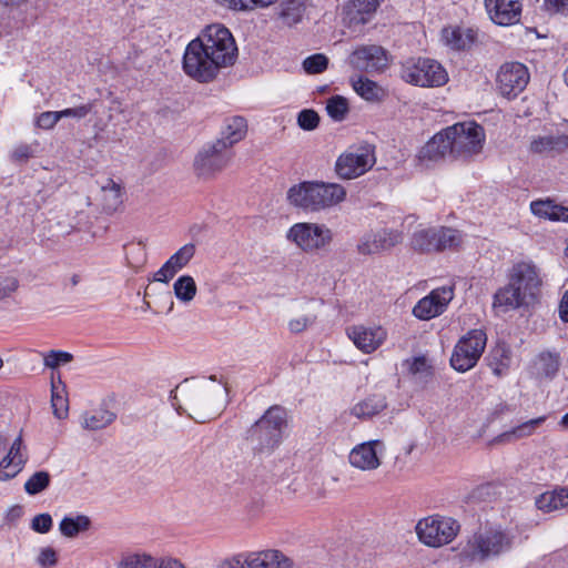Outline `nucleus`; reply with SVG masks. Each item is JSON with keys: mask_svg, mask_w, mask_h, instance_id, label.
<instances>
[{"mask_svg": "<svg viewBox=\"0 0 568 568\" xmlns=\"http://www.w3.org/2000/svg\"><path fill=\"white\" fill-rule=\"evenodd\" d=\"M409 371L413 375L420 374L424 377H428L430 372V366L427 363V359L425 357H416L414 358L413 363L410 364Z\"/></svg>", "mask_w": 568, "mask_h": 568, "instance_id": "obj_56", "label": "nucleus"}, {"mask_svg": "<svg viewBox=\"0 0 568 568\" xmlns=\"http://www.w3.org/2000/svg\"><path fill=\"white\" fill-rule=\"evenodd\" d=\"M26 0H0V4H3V6H20L21 3H23Z\"/></svg>", "mask_w": 568, "mask_h": 568, "instance_id": "obj_64", "label": "nucleus"}, {"mask_svg": "<svg viewBox=\"0 0 568 568\" xmlns=\"http://www.w3.org/2000/svg\"><path fill=\"white\" fill-rule=\"evenodd\" d=\"M453 298V286L437 287L417 302L413 308V314L422 321L432 320L443 314Z\"/></svg>", "mask_w": 568, "mask_h": 568, "instance_id": "obj_17", "label": "nucleus"}, {"mask_svg": "<svg viewBox=\"0 0 568 568\" xmlns=\"http://www.w3.org/2000/svg\"><path fill=\"white\" fill-rule=\"evenodd\" d=\"M175 273L171 270V267H166V262L162 265V267L154 274V281L169 283Z\"/></svg>", "mask_w": 568, "mask_h": 568, "instance_id": "obj_59", "label": "nucleus"}, {"mask_svg": "<svg viewBox=\"0 0 568 568\" xmlns=\"http://www.w3.org/2000/svg\"><path fill=\"white\" fill-rule=\"evenodd\" d=\"M450 146V158L469 161L478 155L484 146L485 131L476 122H460L445 129Z\"/></svg>", "mask_w": 568, "mask_h": 568, "instance_id": "obj_6", "label": "nucleus"}, {"mask_svg": "<svg viewBox=\"0 0 568 568\" xmlns=\"http://www.w3.org/2000/svg\"><path fill=\"white\" fill-rule=\"evenodd\" d=\"M542 7L548 13L568 16V0H544Z\"/></svg>", "mask_w": 568, "mask_h": 568, "instance_id": "obj_55", "label": "nucleus"}, {"mask_svg": "<svg viewBox=\"0 0 568 568\" xmlns=\"http://www.w3.org/2000/svg\"><path fill=\"white\" fill-rule=\"evenodd\" d=\"M485 8L491 21L498 26H513L520 21L519 0H485Z\"/></svg>", "mask_w": 568, "mask_h": 568, "instance_id": "obj_19", "label": "nucleus"}, {"mask_svg": "<svg viewBox=\"0 0 568 568\" xmlns=\"http://www.w3.org/2000/svg\"><path fill=\"white\" fill-rule=\"evenodd\" d=\"M528 81V70L519 62L503 64L496 78L498 91L508 99L516 98L526 88Z\"/></svg>", "mask_w": 568, "mask_h": 568, "instance_id": "obj_16", "label": "nucleus"}, {"mask_svg": "<svg viewBox=\"0 0 568 568\" xmlns=\"http://www.w3.org/2000/svg\"><path fill=\"white\" fill-rule=\"evenodd\" d=\"M377 446H383L381 440H372L357 445L349 454V463L354 467L363 470L376 469L381 465L376 450Z\"/></svg>", "mask_w": 568, "mask_h": 568, "instance_id": "obj_23", "label": "nucleus"}, {"mask_svg": "<svg viewBox=\"0 0 568 568\" xmlns=\"http://www.w3.org/2000/svg\"><path fill=\"white\" fill-rule=\"evenodd\" d=\"M247 132L246 120L235 115L227 118L221 131L220 138L215 142H223L226 150H232L233 145L242 141Z\"/></svg>", "mask_w": 568, "mask_h": 568, "instance_id": "obj_25", "label": "nucleus"}, {"mask_svg": "<svg viewBox=\"0 0 568 568\" xmlns=\"http://www.w3.org/2000/svg\"><path fill=\"white\" fill-rule=\"evenodd\" d=\"M246 568H292V560L278 550L245 554Z\"/></svg>", "mask_w": 568, "mask_h": 568, "instance_id": "obj_24", "label": "nucleus"}, {"mask_svg": "<svg viewBox=\"0 0 568 568\" xmlns=\"http://www.w3.org/2000/svg\"><path fill=\"white\" fill-rule=\"evenodd\" d=\"M126 248V260L128 264L130 266H138L139 264H142L145 260V252L144 247L141 245V243L138 244H131L129 246H125Z\"/></svg>", "mask_w": 568, "mask_h": 568, "instance_id": "obj_51", "label": "nucleus"}, {"mask_svg": "<svg viewBox=\"0 0 568 568\" xmlns=\"http://www.w3.org/2000/svg\"><path fill=\"white\" fill-rule=\"evenodd\" d=\"M561 358L559 353L544 351L535 358L532 369L538 378L552 379L559 372Z\"/></svg>", "mask_w": 568, "mask_h": 568, "instance_id": "obj_27", "label": "nucleus"}, {"mask_svg": "<svg viewBox=\"0 0 568 568\" xmlns=\"http://www.w3.org/2000/svg\"><path fill=\"white\" fill-rule=\"evenodd\" d=\"M37 562L42 568H52L58 562L57 551L51 547H45L40 550V554L37 558Z\"/></svg>", "mask_w": 568, "mask_h": 568, "instance_id": "obj_52", "label": "nucleus"}, {"mask_svg": "<svg viewBox=\"0 0 568 568\" xmlns=\"http://www.w3.org/2000/svg\"><path fill=\"white\" fill-rule=\"evenodd\" d=\"M175 297L182 303H190L196 295V284L192 276L182 275L173 284Z\"/></svg>", "mask_w": 568, "mask_h": 568, "instance_id": "obj_39", "label": "nucleus"}, {"mask_svg": "<svg viewBox=\"0 0 568 568\" xmlns=\"http://www.w3.org/2000/svg\"><path fill=\"white\" fill-rule=\"evenodd\" d=\"M403 80L419 87H440L448 80L440 63L428 58L409 59L402 64Z\"/></svg>", "mask_w": 568, "mask_h": 568, "instance_id": "obj_10", "label": "nucleus"}, {"mask_svg": "<svg viewBox=\"0 0 568 568\" xmlns=\"http://www.w3.org/2000/svg\"><path fill=\"white\" fill-rule=\"evenodd\" d=\"M566 150H568V133L538 136L530 143V151L534 153H561Z\"/></svg>", "mask_w": 568, "mask_h": 568, "instance_id": "obj_33", "label": "nucleus"}, {"mask_svg": "<svg viewBox=\"0 0 568 568\" xmlns=\"http://www.w3.org/2000/svg\"><path fill=\"white\" fill-rule=\"evenodd\" d=\"M307 0H282L278 4V19L283 24L293 27L303 20Z\"/></svg>", "mask_w": 568, "mask_h": 568, "instance_id": "obj_31", "label": "nucleus"}, {"mask_svg": "<svg viewBox=\"0 0 568 568\" xmlns=\"http://www.w3.org/2000/svg\"><path fill=\"white\" fill-rule=\"evenodd\" d=\"M349 105L346 98L333 95L326 101V112L334 121L341 122L348 114Z\"/></svg>", "mask_w": 568, "mask_h": 568, "instance_id": "obj_43", "label": "nucleus"}, {"mask_svg": "<svg viewBox=\"0 0 568 568\" xmlns=\"http://www.w3.org/2000/svg\"><path fill=\"white\" fill-rule=\"evenodd\" d=\"M346 190L338 183L305 181L287 191V200L296 207L307 212H320L343 202Z\"/></svg>", "mask_w": 568, "mask_h": 568, "instance_id": "obj_5", "label": "nucleus"}, {"mask_svg": "<svg viewBox=\"0 0 568 568\" xmlns=\"http://www.w3.org/2000/svg\"><path fill=\"white\" fill-rule=\"evenodd\" d=\"M536 507L544 513H551L568 507V486L546 491L536 498Z\"/></svg>", "mask_w": 568, "mask_h": 568, "instance_id": "obj_28", "label": "nucleus"}, {"mask_svg": "<svg viewBox=\"0 0 568 568\" xmlns=\"http://www.w3.org/2000/svg\"><path fill=\"white\" fill-rule=\"evenodd\" d=\"M234 152L226 150L223 142L203 145L194 159L193 168L199 178L211 179L229 166Z\"/></svg>", "mask_w": 568, "mask_h": 568, "instance_id": "obj_12", "label": "nucleus"}, {"mask_svg": "<svg viewBox=\"0 0 568 568\" xmlns=\"http://www.w3.org/2000/svg\"><path fill=\"white\" fill-rule=\"evenodd\" d=\"M377 8V0H349L347 18L349 26L365 24Z\"/></svg>", "mask_w": 568, "mask_h": 568, "instance_id": "obj_32", "label": "nucleus"}, {"mask_svg": "<svg viewBox=\"0 0 568 568\" xmlns=\"http://www.w3.org/2000/svg\"><path fill=\"white\" fill-rule=\"evenodd\" d=\"M487 343L483 329H470L455 345L450 357L452 367L460 373L471 369L479 361Z\"/></svg>", "mask_w": 568, "mask_h": 568, "instance_id": "obj_11", "label": "nucleus"}, {"mask_svg": "<svg viewBox=\"0 0 568 568\" xmlns=\"http://www.w3.org/2000/svg\"><path fill=\"white\" fill-rule=\"evenodd\" d=\"M486 361L494 375L505 376L511 364V349L505 342H498L486 356Z\"/></svg>", "mask_w": 568, "mask_h": 568, "instance_id": "obj_26", "label": "nucleus"}, {"mask_svg": "<svg viewBox=\"0 0 568 568\" xmlns=\"http://www.w3.org/2000/svg\"><path fill=\"white\" fill-rule=\"evenodd\" d=\"M90 111H91V105L83 104V105H79L77 108H70V109H64L62 111H59V115H60V118L73 116V118L82 119V118L87 116L90 113Z\"/></svg>", "mask_w": 568, "mask_h": 568, "instance_id": "obj_57", "label": "nucleus"}, {"mask_svg": "<svg viewBox=\"0 0 568 568\" xmlns=\"http://www.w3.org/2000/svg\"><path fill=\"white\" fill-rule=\"evenodd\" d=\"M31 528L40 534H47L52 528V518L49 514H40L33 517Z\"/></svg>", "mask_w": 568, "mask_h": 568, "instance_id": "obj_53", "label": "nucleus"}, {"mask_svg": "<svg viewBox=\"0 0 568 568\" xmlns=\"http://www.w3.org/2000/svg\"><path fill=\"white\" fill-rule=\"evenodd\" d=\"M530 210L536 216L568 223V207L556 204L552 200L532 201L530 203Z\"/></svg>", "mask_w": 568, "mask_h": 568, "instance_id": "obj_29", "label": "nucleus"}, {"mask_svg": "<svg viewBox=\"0 0 568 568\" xmlns=\"http://www.w3.org/2000/svg\"><path fill=\"white\" fill-rule=\"evenodd\" d=\"M462 244L459 231L439 226L417 230L410 239V246L419 253H435L455 250Z\"/></svg>", "mask_w": 568, "mask_h": 568, "instance_id": "obj_8", "label": "nucleus"}, {"mask_svg": "<svg viewBox=\"0 0 568 568\" xmlns=\"http://www.w3.org/2000/svg\"><path fill=\"white\" fill-rule=\"evenodd\" d=\"M91 520L88 516L78 515L75 517L65 516L59 525L61 534L68 538H73L78 534L90 528Z\"/></svg>", "mask_w": 568, "mask_h": 568, "instance_id": "obj_38", "label": "nucleus"}, {"mask_svg": "<svg viewBox=\"0 0 568 568\" xmlns=\"http://www.w3.org/2000/svg\"><path fill=\"white\" fill-rule=\"evenodd\" d=\"M50 481L51 476L48 471H37L26 481L24 490L31 496L37 495L47 489L50 485Z\"/></svg>", "mask_w": 568, "mask_h": 568, "instance_id": "obj_45", "label": "nucleus"}, {"mask_svg": "<svg viewBox=\"0 0 568 568\" xmlns=\"http://www.w3.org/2000/svg\"><path fill=\"white\" fill-rule=\"evenodd\" d=\"M297 123L303 130L312 131L320 123L318 114L311 109H305L298 113Z\"/></svg>", "mask_w": 568, "mask_h": 568, "instance_id": "obj_49", "label": "nucleus"}, {"mask_svg": "<svg viewBox=\"0 0 568 568\" xmlns=\"http://www.w3.org/2000/svg\"><path fill=\"white\" fill-rule=\"evenodd\" d=\"M155 568H185L178 559L156 557Z\"/></svg>", "mask_w": 568, "mask_h": 568, "instance_id": "obj_61", "label": "nucleus"}, {"mask_svg": "<svg viewBox=\"0 0 568 568\" xmlns=\"http://www.w3.org/2000/svg\"><path fill=\"white\" fill-rule=\"evenodd\" d=\"M514 545V536L505 530L488 529L474 534L463 554L471 561L484 562L508 552Z\"/></svg>", "mask_w": 568, "mask_h": 568, "instance_id": "obj_7", "label": "nucleus"}, {"mask_svg": "<svg viewBox=\"0 0 568 568\" xmlns=\"http://www.w3.org/2000/svg\"><path fill=\"white\" fill-rule=\"evenodd\" d=\"M347 63L361 72H383L388 65L387 51L377 44H363L348 55Z\"/></svg>", "mask_w": 568, "mask_h": 568, "instance_id": "obj_15", "label": "nucleus"}, {"mask_svg": "<svg viewBox=\"0 0 568 568\" xmlns=\"http://www.w3.org/2000/svg\"><path fill=\"white\" fill-rule=\"evenodd\" d=\"M22 437L18 436L7 456L0 462V480H9L16 477L24 467L28 457L22 453L23 449Z\"/></svg>", "mask_w": 568, "mask_h": 568, "instance_id": "obj_21", "label": "nucleus"}, {"mask_svg": "<svg viewBox=\"0 0 568 568\" xmlns=\"http://www.w3.org/2000/svg\"><path fill=\"white\" fill-rule=\"evenodd\" d=\"M317 315L315 313H310L307 315H303L298 318L291 320L288 322V328L292 333H302L308 326L313 325L316 322Z\"/></svg>", "mask_w": 568, "mask_h": 568, "instance_id": "obj_50", "label": "nucleus"}, {"mask_svg": "<svg viewBox=\"0 0 568 568\" xmlns=\"http://www.w3.org/2000/svg\"><path fill=\"white\" fill-rule=\"evenodd\" d=\"M73 355L64 351H50L43 354V363L45 367L55 368L61 364H68L72 362Z\"/></svg>", "mask_w": 568, "mask_h": 568, "instance_id": "obj_48", "label": "nucleus"}, {"mask_svg": "<svg viewBox=\"0 0 568 568\" xmlns=\"http://www.w3.org/2000/svg\"><path fill=\"white\" fill-rule=\"evenodd\" d=\"M17 287L18 281L16 278L10 280V283L6 287L0 288V300L9 296Z\"/></svg>", "mask_w": 568, "mask_h": 568, "instance_id": "obj_63", "label": "nucleus"}, {"mask_svg": "<svg viewBox=\"0 0 568 568\" xmlns=\"http://www.w3.org/2000/svg\"><path fill=\"white\" fill-rule=\"evenodd\" d=\"M347 334L356 347L365 353L375 351L386 337V333L382 327L367 328L354 326L348 328Z\"/></svg>", "mask_w": 568, "mask_h": 568, "instance_id": "obj_22", "label": "nucleus"}, {"mask_svg": "<svg viewBox=\"0 0 568 568\" xmlns=\"http://www.w3.org/2000/svg\"><path fill=\"white\" fill-rule=\"evenodd\" d=\"M32 155V149L30 145L21 144L13 151V158L17 161H26Z\"/></svg>", "mask_w": 568, "mask_h": 568, "instance_id": "obj_60", "label": "nucleus"}, {"mask_svg": "<svg viewBox=\"0 0 568 568\" xmlns=\"http://www.w3.org/2000/svg\"><path fill=\"white\" fill-rule=\"evenodd\" d=\"M386 406L385 396L374 394L355 404L352 408V415L357 418H371L384 410Z\"/></svg>", "mask_w": 568, "mask_h": 568, "instance_id": "obj_34", "label": "nucleus"}, {"mask_svg": "<svg viewBox=\"0 0 568 568\" xmlns=\"http://www.w3.org/2000/svg\"><path fill=\"white\" fill-rule=\"evenodd\" d=\"M328 65V58L322 53H315L303 61V69L308 74H318L324 72Z\"/></svg>", "mask_w": 568, "mask_h": 568, "instance_id": "obj_47", "label": "nucleus"}, {"mask_svg": "<svg viewBox=\"0 0 568 568\" xmlns=\"http://www.w3.org/2000/svg\"><path fill=\"white\" fill-rule=\"evenodd\" d=\"M220 6L235 11H252L257 8H267L277 0H215Z\"/></svg>", "mask_w": 568, "mask_h": 568, "instance_id": "obj_42", "label": "nucleus"}, {"mask_svg": "<svg viewBox=\"0 0 568 568\" xmlns=\"http://www.w3.org/2000/svg\"><path fill=\"white\" fill-rule=\"evenodd\" d=\"M375 162L373 150L362 146L341 154L335 163V172L341 179L352 180L366 173Z\"/></svg>", "mask_w": 568, "mask_h": 568, "instance_id": "obj_14", "label": "nucleus"}, {"mask_svg": "<svg viewBox=\"0 0 568 568\" xmlns=\"http://www.w3.org/2000/svg\"><path fill=\"white\" fill-rule=\"evenodd\" d=\"M286 237L303 251H313L329 244L332 232L323 224L296 223L288 230Z\"/></svg>", "mask_w": 568, "mask_h": 568, "instance_id": "obj_13", "label": "nucleus"}, {"mask_svg": "<svg viewBox=\"0 0 568 568\" xmlns=\"http://www.w3.org/2000/svg\"><path fill=\"white\" fill-rule=\"evenodd\" d=\"M559 315L564 322L568 323V290L565 292L560 305H559Z\"/></svg>", "mask_w": 568, "mask_h": 568, "instance_id": "obj_62", "label": "nucleus"}, {"mask_svg": "<svg viewBox=\"0 0 568 568\" xmlns=\"http://www.w3.org/2000/svg\"><path fill=\"white\" fill-rule=\"evenodd\" d=\"M116 418V415L105 408H98L87 412L81 417V425L89 430H99L111 425Z\"/></svg>", "mask_w": 568, "mask_h": 568, "instance_id": "obj_35", "label": "nucleus"}, {"mask_svg": "<svg viewBox=\"0 0 568 568\" xmlns=\"http://www.w3.org/2000/svg\"><path fill=\"white\" fill-rule=\"evenodd\" d=\"M545 420V417H538L527 420L509 432H505L497 436L495 443H509L519 438L530 436Z\"/></svg>", "mask_w": 568, "mask_h": 568, "instance_id": "obj_36", "label": "nucleus"}, {"mask_svg": "<svg viewBox=\"0 0 568 568\" xmlns=\"http://www.w3.org/2000/svg\"><path fill=\"white\" fill-rule=\"evenodd\" d=\"M156 557L149 554H131L121 559L118 568H155Z\"/></svg>", "mask_w": 568, "mask_h": 568, "instance_id": "obj_44", "label": "nucleus"}, {"mask_svg": "<svg viewBox=\"0 0 568 568\" xmlns=\"http://www.w3.org/2000/svg\"><path fill=\"white\" fill-rule=\"evenodd\" d=\"M287 426L286 409L280 405L268 407L245 432L253 455L271 456L282 445Z\"/></svg>", "mask_w": 568, "mask_h": 568, "instance_id": "obj_3", "label": "nucleus"}, {"mask_svg": "<svg viewBox=\"0 0 568 568\" xmlns=\"http://www.w3.org/2000/svg\"><path fill=\"white\" fill-rule=\"evenodd\" d=\"M63 393L64 386L60 392L58 387L52 383L51 404L53 408V414L59 419L65 418L69 412L68 398L63 395Z\"/></svg>", "mask_w": 568, "mask_h": 568, "instance_id": "obj_46", "label": "nucleus"}, {"mask_svg": "<svg viewBox=\"0 0 568 568\" xmlns=\"http://www.w3.org/2000/svg\"><path fill=\"white\" fill-rule=\"evenodd\" d=\"M459 524L450 517L439 515L420 519L416 527L419 541L428 547L438 548L454 540L459 531Z\"/></svg>", "mask_w": 568, "mask_h": 568, "instance_id": "obj_9", "label": "nucleus"}, {"mask_svg": "<svg viewBox=\"0 0 568 568\" xmlns=\"http://www.w3.org/2000/svg\"><path fill=\"white\" fill-rule=\"evenodd\" d=\"M219 568H246L245 554H237L225 558L220 562Z\"/></svg>", "mask_w": 568, "mask_h": 568, "instance_id": "obj_58", "label": "nucleus"}, {"mask_svg": "<svg viewBox=\"0 0 568 568\" xmlns=\"http://www.w3.org/2000/svg\"><path fill=\"white\" fill-rule=\"evenodd\" d=\"M216 396H221L220 388H214L206 383L184 382L171 392L170 397L178 414H186L196 423H205L217 415Z\"/></svg>", "mask_w": 568, "mask_h": 568, "instance_id": "obj_4", "label": "nucleus"}, {"mask_svg": "<svg viewBox=\"0 0 568 568\" xmlns=\"http://www.w3.org/2000/svg\"><path fill=\"white\" fill-rule=\"evenodd\" d=\"M237 57L235 40L223 24L207 26L185 48L183 70L190 78L207 83L220 70L234 64Z\"/></svg>", "mask_w": 568, "mask_h": 568, "instance_id": "obj_1", "label": "nucleus"}, {"mask_svg": "<svg viewBox=\"0 0 568 568\" xmlns=\"http://www.w3.org/2000/svg\"><path fill=\"white\" fill-rule=\"evenodd\" d=\"M194 244H185L166 261V267H171V270L176 274L189 264L191 258L194 256Z\"/></svg>", "mask_w": 568, "mask_h": 568, "instance_id": "obj_41", "label": "nucleus"}, {"mask_svg": "<svg viewBox=\"0 0 568 568\" xmlns=\"http://www.w3.org/2000/svg\"><path fill=\"white\" fill-rule=\"evenodd\" d=\"M540 270L532 263H515L508 273V284L494 294L493 307L508 312L534 304L541 292Z\"/></svg>", "mask_w": 568, "mask_h": 568, "instance_id": "obj_2", "label": "nucleus"}, {"mask_svg": "<svg viewBox=\"0 0 568 568\" xmlns=\"http://www.w3.org/2000/svg\"><path fill=\"white\" fill-rule=\"evenodd\" d=\"M103 193V209L106 213H113L122 204L121 185L112 179L101 186Z\"/></svg>", "mask_w": 568, "mask_h": 568, "instance_id": "obj_37", "label": "nucleus"}, {"mask_svg": "<svg viewBox=\"0 0 568 568\" xmlns=\"http://www.w3.org/2000/svg\"><path fill=\"white\" fill-rule=\"evenodd\" d=\"M352 85L355 92L363 99L367 101L379 100L382 89L376 82L364 77H358L357 79H352Z\"/></svg>", "mask_w": 568, "mask_h": 568, "instance_id": "obj_40", "label": "nucleus"}, {"mask_svg": "<svg viewBox=\"0 0 568 568\" xmlns=\"http://www.w3.org/2000/svg\"><path fill=\"white\" fill-rule=\"evenodd\" d=\"M450 156V146L445 130L435 134L424 146L420 148L416 160L420 166L429 168L433 164Z\"/></svg>", "mask_w": 568, "mask_h": 568, "instance_id": "obj_20", "label": "nucleus"}, {"mask_svg": "<svg viewBox=\"0 0 568 568\" xmlns=\"http://www.w3.org/2000/svg\"><path fill=\"white\" fill-rule=\"evenodd\" d=\"M443 39L454 50H466L475 42L476 32L470 28H445L443 29Z\"/></svg>", "mask_w": 568, "mask_h": 568, "instance_id": "obj_30", "label": "nucleus"}, {"mask_svg": "<svg viewBox=\"0 0 568 568\" xmlns=\"http://www.w3.org/2000/svg\"><path fill=\"white\" fill-rule=\"evenodd\" d=\"M60 115H59V111H47V112H42L38 118H37V125L41 129H44V130H50L52 129L57 122L60 120Z\"/></svg>", "mask_w": 568, "mask_h": 568, "instance_id": "obj_54", "label": "nucleus"}, {"mask_svg": "<svg viewBox=\"0 0 568 568\" xmlns=\"http://www.w3.org/2000/svg\"><path fill=\"white\" fill-rule=\"evenodd\" d=\"M402 239L400 232L383 229L375 233L365 234L357 245V251L363 255L376 254L396 246L402 242Z\"/></svg>", "mask_w": 568, "mask_h": 568, "instance_id": "obj_18", "label": "nucleus"}]
</instances>
